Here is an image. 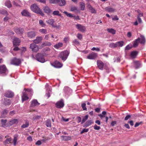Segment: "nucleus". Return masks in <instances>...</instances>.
Returning <instances> with one entry per match:
<instances>
[{
  "instance_id": "nucleus-1",
  "label": "nucleus",
  "mask_w": 146,
  "mask_h": 146,
  "mask_svg": "<svg viewBox=\"0 0 146 146\" xmlns=\"http://www.w3.org/2000/svg\"><path fill=\"white\" fill-rule=\"evenodd\" d=\"M31 9L35 13L39 14L41 15H43L42 12L36 4H34L32 5L31 6Z\"/></svg>"
},
{
  "instance_id": "nucleus-2",
  "label": "nucleus",
  "mask_w": 146,
  "mask_h": 146,
  "mask_svg": "<svg viewBox=\"0 0 146 146\" xmlns=\"http://www.w3.org/2000/svg\"><path fill=\"white\" fill-rule=\"evenodd\" d=\"M69 53V50H64L60 53L58 57L61 59L62 60L64 61L67 59Z\"/></svg>"
},
{
  "instance_id": "nucleus-3",
  "label": "nucleus",
  "mask_w": 146,
  "mask_h": 146,
  "mask_svg": "<svg viewBox=\"0 0 146 146\" xmlns=\"http://www.w3.org/2000/svg\"><path fill=\"white\" fill-rule=\"evenodd\" d=\"M8 71L5 65L0 66V74L1 76H5L8 73Z\"/></svg>"
},
{
  "instance_id": "nucleus-4",
  "label": "nucleus",
  "mask_w": 146,
  "mask_h": 146,
  "mask_svg": "<svg viewBox=\"0 0 146 146\" xmlns=\"http://www.w3.org/2000/svg\"><path fill=\"white\" fill-rule=\"evenodd\" d=\"M21 63V60L19 58H17L14 57L12 58L11 60L10 64L16 66H19Z\"/></svg>"
},
{
  "instance_id": "nucleus-5",
  "label": "nucleus",
  "mask_w": 146,
  "mask_h": 146,
  "mask_svg": "<svg viewBox=\"0 0 146 146\" xmlns=\"http://www.w3.org/2000/svg\"><path fill=\"white\" fill-rule=\"evenodd\" d=\"M36 60L41 63H44L45 62L44 55L40 53H38L36 55Z\"/></svg>"
},
{
  "instance_id": "nucleus-6",
  "label": "nucleus",
  "mask_w": 146,
  "mask_h": 146,
  "mask_svg": "<svg viewBox=\"0 0 146 146\" xmlns=\"http://www.w3.org/2000/svg\"><path fill=\"white\" fill-rule=\"evenodd\" d=\"M64 100L61 99L60 100L58 101L55 104L56 107L58 108H62L64 106Z\"/></svg>"
},
{
  "instance_id": "nucleus-7",
  "label": "nucleus",
  "mask_w": 146,
  "mask_h": 146,
  "mask_svg": "<svg viewBox=\"0 0 146 146\" xmlns=\"http://www.w3.org/2000/svg\"><path fill=\"white\" fill-rule=\"evenodd\" d=\"M30 48L33 52H36L39 49L38 46L36 45L34 43L31 44L30 45Z\"/></svg>"
},
{
  "instance_id": "nucleus-8",
  "label": "nucleus",
  "mask_w": 146,
  "mask_h": 146,
  "mask_svg": "<svg viewBox=\"0 0 146 146\" xmlns=\"http://www.w3.org/2000/svg\"><path fill=\"white\" fill-rule=\"evenodd\" d=\"M98 54L94 52L90 54L87 57V58L88 59L91 60H94L97 57Z\"/></svg>"
},
{
  "instance_id": "nucleus-9",
  "label": "nucleus",
  "mask_w": 146,
  "mask_h": 146,
  "mask_svg": "<svg viewBox=\"0 0 146 146\" xmlns=\"http://www.w3.org/2000/svg\"><path fill=\"white\" fill-rule=\"evenodd\" d=\"M36 33L34 31H31L28 32L27 33L28 37L30 38H33L36 36Z\"/></svg>"
},
{
  "instance_id": "nucleus-10",
  "label": "nucleus",
  "mask_w": 146,
  "mask_h": 146,
  "mask_svg": "<svg viewBox=\"0 0 146 146\" xmlns=\"http://www.w3.org/2000/svg\"><path fill=\"white\" fill-rule=\"evenodd\" d=\"M51 65L54 67L57 68H60L62 66V63L56 60L51 64Z\"/></svg>"
},
{
  "instance_id": "nucleus-11",
  "label": "nucleus",
  "mask_w": 146,
  "mask_h": 146,
  "mask_svg": "<svg viewBox=\"0 0 146 146\" xmlns=\"http://www.w3.org/2000/svg\"><path fill=\"white\" fill-rule=\"evenodd\" d=\"M2 103L5 106H9L11 104V100L7 98H4L2 100Z\"/></svg>"
},
{
  "instance_id": "nucleus-12",
  "label": "nucleus",
  "mask_w": 146,
  "mask_h": 146,
  "mask_svg": "<svg viewBox=\"0 0 146 146\" xmlns=\"http://www.w3.org/2000/svg\"><path fill=\"white\" fill-rule=\"evenodd\" d=\"M76 26L78 29L82 32H84L86 30V28L85 26L80 24L76 25Z\"/></svg>"
},
{
  "instance_id": "nucleus-13",
  "label": "nucleus",
  "mask_w": 146,
  "mask_h": 146,
  "mask_svg": "<svg viewBox=\"0 0 146 146\" xmlns=\"http://www.w3.org/2000/svg\"><path fill=\"white\" fill-rule=\"evenodd\" d=\"M98 68L101 70H103L104 67V63L101 60H98L97 61Z\"/></svg>"
},
{
  "instance_id": "nucleus-14",
  "label": "nucleus",
  "mask_w": 146,
  "mask_h": 146,
  "mask_svg": "<svg viewBox=\"0 0 146 146\" xmlns=\"http://www.w3.org/2000/svg\"><path fill=\"white\" fill-rule=\"evenodd\" d=\"M18 123V121L16 119L11 120L7 123V126H10L14 124H17Z\"/></svg>"
},
{
  "instance_id": "nucleus-15",
  "label": "nucleus",
  "mask_w": 146,
  "mask_h": 146,
  "mask_svg": "<svg viewBox=\"0 0 146 146\" xmlns=\"http://www.w3.org/2000/svg\"><path fill=\"white\" fill-rule=\"evenodd\" d=\"M20 42L21 41L19 38H15L13 40V46H15L19 45Z\"/></svg>"
},
{
  "instance_id": "nucleus-16",
  "label": "nucleus",
  "mask_w": 146,
  "mask_h": 146,
  "mask_svg": "<svg viewBox=\"0 0 146 146\" xmlns=\"http://www.w3.org/2000/svg\"><path fill=\"white\" fill-rule=\"evenodd\" d=\"M15 32L17 34H22L24 31L23 29L21 28H16L15 29Z\"/></svg>"
},
{
  "instance_id": "nucleus-17",
  "label": "nucleus",
  "mask_w": 146,
  "mask_h": 146,
  "mask_svg": "<svg viewBox=\"0 0 146 146\" xmlns=\"http://www.w3.org/2000/svg\"><path fill=\"white\" fill-rule=\"evenodd\" d=\"M4 95L6 97L11 98L13 96V93L11 91H8L5 93Z\"/></svg>"
},
{
  "instance_id": "nucleus-18",
  "label": "nucleus",
  "mask_w": 146,
  "mask_h": 146,
  "mask_svg": "<svg viewBox=\"0 0 146 146\" xmlns=\"http://www.w3.org/2000/svg\"><path fill=\"white\" fill-rule=\"evenodd\" d=\"M39 105L40 103L38 102L37 100H36L34 99L32 101L30 107H34Z\"/></svg>"
},
{
  "instance_id": "nucleus-19",
  "label": "nucleus",
  "mask_w": 146,
  "mask_h": 146,
  "mask_svg": "<svg viewBox=\"0 0 146 146\" xmlns=\"http://www.w3.org/2000/svg\"><path fill=\"white\" fill-rule=\"evenodd\" d=\"M134 67L136 69L139 68L141 67V64L140 62L138 61H133Z\"/></svg>"
},
{
  "instance_id": "nucleus-20",
  "label": "nucleus",
  "mask_w": 146,
  "mask_h": 146,
  "mask_svg": "<svg viewBox=\"0 0 146 146\" xmlns=\"http://www.w3.org/2000/svg\"><path fill=\"white\" fill-rule=\"evenodd\" d=\"M87 7L92 13H96V10L90 5L89 4L87 5Z\"/></svg>"
},
{
  "instance_id": "nucleus-21",
  "label": "nucleus",
  "mask_w": 146,
  "mask_h": 146,
  "mask_svg": "<svg viewBox=\"0 0 146 146\" xmlns=\"http://www.w3.org/2000/svg\"><path fill=\"white\" fill-rule=\"evenodd\" d=\"M42 39L43 38L42 36H37L36 37V39L33 40V41L34 43L39 44L41 41Z\"/></svg>"
},
{
  "instance_id": "nucleus-22",
  "label": "nucleus",
  "mask_w": 146,
  "mask_h": 146,
  "mask_svg": "<svg viewBox=\"0 0 146 146\" xmlns=\"http://www.w3.org/2000/svg\"><path fill=\"white\" fill-rule=\"evenodd\" d=\"M9 111L7 109L3 110L1 112V116L0 118L5 117H6L7 113H8Z\"/></svg>"
},
{
  "instance_id": "nucleus-23",
  "label": "nucleus",
  "mask_w": 146,
  "mask_h": 146,
  "mask_svg": "<svg viewBox=\"0 0 146 146\" xmlns=\"http://www.w3.org/2000/svg\"><path fill=\"white\" fill-rule=\"evenodd\" d=\"M140 38H138L134 41L133 45V46L135 48L138 46L140 42Z\"/></svg>"
},
{
  "instance_id": "nucleus-24",
  "label": "nucleus",
  "mask_w": 146,
  "mask_h": 146,
  "mask_svg": "<svg viewBox=\"0 0 146 146\" xmlns=\"http://www.w3.org/2000/svg\"><path fill=\"white\" fill-rule=\"evenodd\" d=\"M70 11L76 13H80V11L77 7L73 6L71 8Z\"/></svg>"
},
{
  "instance_id": "nucleus-25",
  "label": "nucleus",
  "mask_w": 146,
  "mask_h": 146,
  "mask_svg": "<svg viewBox=\"0 0 146 146\" xmlns=\"http://www.w3.org/2000/svg\"><path fill=\"white\" fill-rule=\"evenodd\" d=\"M29 99L28 97L27 96V94L25 92H23V95L22 96V99L23 102V101L27 100Z\"/></svg>"
},
{
  "instance_id": "nucleus-26",
  "label": "nucleus",
  "mask_w": 146,
  "mask_h": 146,
  "mask_svg": "<svg viewBox=\"0 0 146 146\" xmlns=\"http://www.w3.org/2000/svg\"><path fill=\"white\" fill-rule=\"evenodd\" d=\"M21 14L23 16H30V13L27 10H25L23 11Z\"/></svg>"
},
{
  "instance_id": "nucleus-27",
  "label": "nucleus",
  "mask_w": 146,
  "mask_h": 146,
  "mask_svg": "<svg viewBox=\"0 0 146 146\" xmlns=\"http://www.w3.org/2000/svg\"><path fill=\"white\" fill-rule=\"evenodd\" d=\"M93 122L92 120H88L83 125L84 127H87L90 125Z\"/></svg>"
},
{
  "instance_id": "nucleus-28",
  "label": "nucleus",
  "mask_w": 146,
  "mask_h": 146,
  "mask_svg": "<svg viewBox=\"0 0 146 146\" xmlns=\"http://www.w3.org/2000/svg\"><path fill=\"white\" fill-rule=\"evenodd\" d=\"M105 10L109 12L112 13L114 11L115 9L113 8L107 7L105 8Z\"/></svg>"
},
{
  "instance_id": "nucleus-29",
  "label": "nucleus",
  "mask_w": 146,
  "mask_h": 146,
  "mask_svg": "<svg viewBox=\"0 0 146 146\" xmlns=\"http://www.w3.org/2000/svg\"><path fill=\"white\" fill-rule=\"evenodd\" d=\"M138 54V52L135 51L132 52L130 54V56L132 58H135Z\"/></svg>"
},
{
  "instance_id": "nucleus-30",
  "label": "nucleus",
  "mask_w": 146,
  "mask_h": 146,
  "mask_svg": "<svg viewBox=\"0 0 146 146\" xmlns=\"http://www.w3.org/2000/svg\"><path fill=\"white\" fill-rule=\"evenodd\" d=\"M46 22L48 24L51 25L52 27L54 25V23H55V21L53 19H49L47 21H46Z\"/></svg>"
},
{
  "instance_id": "nucleus-31",
  "label": "nucleus",
  "mask_w": 146,
  "mask_h": 146,
  "mask_svg": "<svg viewBox=\"0 0 146 146\" xmlns=\"http://www.w3.org/2000/svg\"><path fill=\"white\" fill-rule=\"evenodd\" d=\"M57 3L60 6H62L66 4V1L65 0H58Z\"/></svg>"
},
{
  "instance_id": "nucleus-32",
  "label": "nucleus",
  "mask_w": 146,
  "mask_h": 146,
  "mask_svg": "<svg viewBox=\"0 0 146 146\" xmlns=\"http://www.w3.org/2000/svg\"><path fill=\"white\" fill-rule=\"evenodd\" d=\"M43 10L44 12L46 13H50L51 11L48 6H45L44 7Z\"/></svg>"
},
{
  "instance_id": "nucleus-33",
  "label": "nucleus",
  "mask_w": 146,
  "mask_h": 146,
  "mask_svg": "<svg viewBox=\"0 0 146 146\" xmlns=\"http://www.w3.org/2000/svg\"><path fill=\"white\" fill-rule=\"evenodd\" d=\"M25 124H23L21 126V127L23 128L27 127L29 125V121L26 120H25Z\"/></svg>"
},
{
  "instance_id": "nucleus-34",
  "label": "nucleus",
  "mask_w": 146,
  "mask_h": 146,
  "mask_svg": "<svg viewBox=\"0 0 146 146\" xmlns=\"http://www.w3.org/2000/svg\"><path fill=\"white\" fill-rule=\"evenodd\" d=\"M63 46V44L61 42H59L56 44L54 46V47L56 49H58L62 47Z\"/></svg>"
},
{
  "instance_id": "nucleus-35",
  "label": "nucleus",
  "mask_w": 146,
  "mask_h": 146,
  "mask_svg": "<svg viewBox=\"0 0 146 146\" xmlns=\"http://www.w3.org/2000/svg\"><path fill=\"white\" fill-rule=\"evenodd\" d=\"M18 135H15L14 136V139H13V145L15 146L17 143V141L18 139Z\"/></svg>"
},
{
  "instance_id": "nucleus-36",
  "label": "nucleus",
  "mask_w": 146,
  "mask_h": 146,
  "mask_svg": "<svg viewBox=\"0 0 146 146\" xmlns=\"http://www.w3.org/2000/svg\"><path fill=\"white\" fill-rule=\"evenodd\" d=\"M7 120L6 119H1V122L2 124V126L3 127H8L7 126V124L6 125V123L7 122Z\"/></svg>"
},
{
  "instance_id": "nucleus-37",
  "label": "nucleus",
  "mask_w": 146,
  "mask_h": 146,
  "mask_svg": "<svg viewBox=\"0 0 146 146\" xmlns=\"http://www.w3.org/2000/svg\"><path fill=\"white\" fill-rule=\"evenodd\" d=\"M107 30L108 32L111 33L113 35L115 34L116 33L115 30L113 29H107Z\"/></svg>"
},
{
  "instance_id": "nucleus-38",
  "label": "nucleus",
  "mask_w": 146,
  "mask_h": 146,
  "mask_svg": "<svg viewBox=\"0 0 146 146\" xmlns=\"http://www.w3.org/2000/svg\"><path fill=\"white\" fill-rule=\"evenodd\" d=\"M5 4V6L7 7L8 8H10L11 7V4L10 1H6Z\"/></svg>"
},
{
  "instance_id": "nucleus-39",
  "label": "nucleus",
  "mask_w": 146,
  "mask_h": 146,
  "mask_svg": "<svg viewBox=\"0 0 146 146\" xmlns=\"http://www.w3.org/2000/svg\"><path fill=\"white\" fill-rule=\"evenodd\" d=\"M110 47L111 48H115L117 46V44L116 43H114L113 42L110 43L109 45Z\"/></svg>"
},
{
  "instance_id": "nucleus-40",
  "label": "nucleus",
  "mask_w": 146,
  "mask_h": 146,
  "mask_svg": "<svg viewBox=\"0 0 146 146\" xmlns=\"http://www.w3.org/2000/svg\"><path fill=\"white\" fill-rule=\"evenodd\" d=\"M61 137L62 138V139L64 141H68L70 140L71 139V137L70 136L62 135L61 136Z\"/></svg>"
},
{
  "instance_id": "nucleus-41",
  "label": "nucleus",
  "mask_w": 146,
  "mask_h": 146,
  "mask_svg": "<svg viewBox=\"0 0 146 146\" xmlns=\"http://www.w3.org/2000/svg\"><path fill=\"white\" fill-rule=\"evenodd\" d=\"M85 5L84 3L81 2L80 3V7L81 10H84L85 9Z\"/></svg>"
},
{
  "instance_id": "nucleus-42",
  "label": "nucleus",
  "mask_w": 146,
  "mask_h": 146,
  "mask_svg": "<svg viewBox=\"0 0 146 146\" xmlns=\"http://www.w3.org/2000/svg\"><path fill=\"white\" fill-rule=\"evenodd\" d=\"M46 126L48 127H51V121L49 119H47L46 121Z\"/></svg>"
},
{
  "instance_id": "nucleus-43",
  "label": "nucleus",
  "mask_w": 146,
  "mask_h": 146,
  "mask_svg": "<svg viewBox=\"0 0 146 146\" xmlns=\"http://www.w3.org/2000/svg\"><path fill=\"white\" fill-rule=\"evenodd\" d=\"M106 112L105 111H103L102 112V114H99L98 115V116H99L101 119H103V118L105 117V115L106 114Z\"/></svg>"
},
{
  "instance_id": "nucleus-44",
  "label": "nucleus",
  "mask_w": 146,
  "mask_h": 146,
  "mask_svg": "<svg viewBox=\"0 0 146 146\" xmlns=\"http://www.w3.org/2000/svg\"><path fill=\"white\" fill-rule=\"evenodd\" d=\"M140 37L141 38L140 41V43L141 44H144L145 42V39L144 36L143 35H141Z\"/></svg>"
},
{
  "instance_id": "nucleus-45",
  "label": "nucleus",
  "mask_w": 146,
  "mask_h": 146,
  "mask_svg": "<svg viewBox=\"0 0 146 146\" xmlns=\"http://www.w3.org/2000/svg\"><path fill=\"white\" fill-rule=\"evenodd\" d=\"M11 141V138H7L4 141L3 143L5 145H6L7 144L9 143Z\"/></svg>"
},
{
  "instance_id": "nucleus-46",
  "label": "nucleus",
  "mask_w": 146,
  "mask_h": 146,
  "mask_svg": "<svg viewBox=\"0 0 146 146\" xmlns=\"http://www.w3.org/2000/svg\"><path fill=\"white\" fill-rule=\"evenodd\" d=\"M63 13H64L67 17L70 18H72L74 17V15L70 13H68L66 11H64Z\"/></svg>"
},
{
  "instance_id": "nucleus-47",
  "label": "nucleus",
  "mask_w": 146,
  "mask_h": 146,
  "mask_svg": "<svg viewBox=\"0 0 146 146\" xmlns=\"http://www.w3.org/2000/svg\"><path fill=\"white\" fill-rule=\"evenodd\" d=\"M51 90L52 89L51 88H49V90H47V92L46 94V95L48 97V98L50 96V94L52 92Z\"/></svg>"
},
{
  "instance_id": "nucleus-48",
  "label": "nucleus",
  "mask_w": 146,
  "mask_h": 146,
  "mask_svg": "<svg viewBox=\"0 0 146 146\" xmlns=\"http://www.w3.org/2000/svg\"><path fill=\"white\" fill-rule=\"evenodd\" d=\"M88 115H86L82 119V120L81 121V124H82L84 123L88 119Z\"/></svg>"
},
{
  "instance_id": "nucleus-49",
  "label": "nucleus",
  "mask_w": 146,
  "mask_h": 146,
  "mask_svg": "<svg viewBox=\"0 0 146 146\" xmlns=\"http://www.w3.org/2000/svg\"><path fill=\"white\" fill-rule=\"evenodd\" d=\"M124 42L123 41H120L116 42V43L117 44V46H118L119 47H121L124 44Z\"/></svg>"
},
{
  "instance_id": "nucleus-50",
  "label": "nucleus",
  "mask_w": 146,
  "mask_h": 146,
  "mask_svg": "<svg viewBox=\"0 0 146 146\" xmlns=\"http://www.w3.org/2000/svg\"><path fill=\"white\" fill-rule=\"evenodd\" d=\"M39 31L42 34H46L47 33V30L46 29H41L39 30Z\"/></svg>"
},
{
  "instance_id": "nucleus-51",
  "label": "nucleus",
  "mask_w": 146,
  "mask_h": 146,
  "mask_svg": "<svg viewBox=\"0 0 146 146\" xmlns=\"http://www.w3.org/2000/svg\"><path fill=\"white\" fill-rule=\"evenodd\" d=\"M39 24L42 27H44L46 26L45 24L44 23L43 21L41 20H40L39 21Z\"/></svg>"
},
{
  "instance_id": "nucleus-52",
  "label": "nucleus",
  "mask_w": 146,
  "mask_h": 146,
  "mask_svg": "<svg viewBox=\"0 0 146 146\" xmlns=\"http://www.w3.org/2000/svg\"><path fill=\"white\" fill-rule=\"evenodd\" d=\"M64 90L65 93L68 94H69L68 91L70 90V89L68 87H64Z\"/></svg>"
},
{
  "instance_id": "nucleus-53",
  "label": "nucleus",
  "mask_w": 146,
  "mask_h": 146,
  "mask_svg": "<svg viewBox=\"0 0 146 146\" xmlns=\"http://www.w3.org/2000/svg\"><path fill=\"white\" fill-rule=\"evenodd\" d=\"M53 14L54 15H58V16H60V14H59V12L58 11H55L53 12Z\"/></svg>"
},
{
  "instance_id": "nucleus-54",
  "label": "nucleus",
  "mask_w": 146,
  "mask_h": 146,
  "mask_svg": "<svg viewBox=\"0 0 146 146\" xmlns=\"http://www.w3.org/2000/svg\"><path fill=\"white\" fill-rule=\"evenodd\" d=\"M0 13L1 14L7 15H8V13L7 11L5 10H1L0 11Z\"/></svg>"
},
{
  "instance_id": "nucleus-55",
  "label": "nucleus",
  "mask_w": 146,
  "mask_h": 146,
  "mask_svg": "<svg viewBox=\"0 0 146 146\" xmlns=\"http://www.w3.org/2000/svg\"><path fill=\"white\" fill-rule=\"evenodd\" d=\"M50 139V138L49 137H43V139L42 140V141L43 142H45L49 140Z\"/></svg>"
},
{
  "instance_id": "nucleus-56",
  "label": "nucleus",
  "mask_w": 146,
  "mask_h": 146,
  "mask_svg": "<svg viewBox=\"0 0 146 146\" xmlns=\"http://www.w3.org/2000/svg\"><path fill=\"white\" fill-rule=\"evenodd\" d=\"M24 90L26 91H27L29 92H30L31 94L32 95L33 93V92L32 89H25V88Z\"/></svg>"
},
{
  "instance_id": "nucleus-57",
  "label": "nucleus",
  "mask_w": 146,
  "mask_h": 146,
  "mask_svg": "<svg viewBox=\"0 0 146 146\" xmlns=\"http://www.w3.org/2000/svg\"><path fill=\"white\" fill-rule=\"evenodd\" d=\"M81 106L83 110H86L87 108L86 107V104L85 103H82L81 104Z\"/></svg>"
},
{
  "instance_id": "nucleus-58",
  "label": "nucleus",
  "mask_w": 146,
  "mask_h": 146,
  "mask_svg": "<svg viewBox=\"0 0 146 146\" xmlns=\"http://www.w3.org/2000/svg\"><path fill=\"white\" fill-rule=\"evenodd\" d=\"M132 47V46L131 44H128L125 47V50H129Z\"/></svg>"
},
{
  "instance_id": "nucleus-59",
  "label": "nucleus",
  "mask_w": 146,
  "mask_h": 146,
  "mask_svg": "<svg viewBox=\"0 0 146 146\" xmlns=\"http://www.w3.org/2000/svg\"><path fill=\"white\" fill-rule=\"evenodd\" d=\"M72 43L75 45H78L79 44V41L76 39H74Z\"/></svg>"
},
{
  "instance_id": "nucleus-60",
  "label": "nucleus",
  "mask_w": 146,
  "mask_h": 146,
  "mask_svg": "<svg viewBox=\"0 0 146 146\" xmlns=\"http://www.w3.org/2000/svg\"><path fill=\"white\" fill-rule=\"evenodd\" d=\"M91 50L92 51L96 50V51L99 52V51H100V48H98V47L96 48V47H94L92 48L91 49Z\"/></svg>"
},
{
  "instance_id": "nucleus-61",
  "label": "nucleus",
  "mask_w": 146,
  "mask_h": 146,
  "mask_svg": "<svg viewBox=\"0 0 146 146\" xmlns=\"http://www.w3.org/2000/svg\"><path fill=\"white\" fill-rule=\"evenodd\" d=\"M89 130L88 129H83L80 132V134H82L85 132H87Z\"/></svg>"
},
{
  "instance_id": "nucleus-62",
  "label": "nucleus",
  "mask_w": 146,
  "mask_h": 146,
  "mask_svg": "<svg viewBox=\"0 0 146 146\" xmlns=\"http://www.w3.org/2000/svg\"><path fill=\"white\" fill-rule=\"evenodd\" d=\"M58 0H49V2L50 3H57Z\"/></svg>"
},
{
  "instance_id": "nucleus-63",
  "label": "nucleus",
  "mask_w": 146,
  "mask_h": 146,
  "mask_svg": "<svg viewBox=\"0 0 146 146\" xmlns=\"http://www.w3.org/2000/svg\"><path fill=\"white\" fill-rule=\"evenodd\" d=\"M94 127V129H95V130H99L100 128V127L99 126H97L95 124Z\"/></svg>"
},
{
  "instance_id": "nucleus-64",
  "label": "nucleus",
  "mask_w": 146,
  "mask_h": 146,
  "mask_svg": "<svg viewBox=\"0 0 146 146\" xmlns=\"http://www.w3.org/2000/svg\"><path fill=\"white\" fill-rule=\"evenodd\" d=\"M77 38L80 40H81L82 38V35L81 34L78 33L77 35Z\"/></svg>"
}]
</instances>
